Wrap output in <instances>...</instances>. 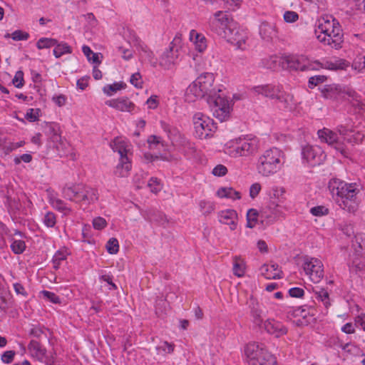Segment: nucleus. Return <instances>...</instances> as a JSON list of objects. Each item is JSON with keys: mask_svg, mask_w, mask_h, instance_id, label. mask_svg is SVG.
<instances>
[{"mask_svg": "<svg viewBox=\"0 0 365 365\" xmlns=\"http://www.w3.org/2000/svg\"><path fill=\"white\" fill-rule=\"evenodd\" d=\"M328 188L339 206L350 212L354 213L359 206L356 195L359 190L355 184H347L339 179H331L329 182Z\"/></svg>", "mask_w": 365, "mask_h": 365, "instance_id": "nucleus-1", "label": "nucleus"}, {"mask_svg": "<svg viewBox=\"0 0 365 365\" xmlns=\"http://www.w3.org/2000/svg\"><path fill=\"white\" fill-rule=\"evenodd\" d=\"M315 32L317 39L324 45L335 49L341 47L344 36L342 29L339 21L331 16L320 18Z\"/></svg>", "mask_w": 365, "mask_h": 365, "instance_id": "nucleus-2", "label": "nucleus"}, {"mask_svg": "<svg viewBox=\"0 0 365 365\" xmlns=\"http://www.w3.org/2000/svg\"><path fill=\"white\" fill-rule=\"evenodd\" d=\"M232 26L233 24L230 21L228 15L223 11L215 13L213 19L211 21L212 29L218 36L236 45L238 48L244 49L246 38L241 35Z\"/></svg>", "mask_w": 365, "mask_h": 365, "instance_id": "nucleus-3", "label": "nucleus"}, {"mask_svg": "<svg viewBox=\"0 0 365 365\" xmlns=\"http://www.w3.org/2000/svg\"><path fill=\"white\" fill-rule=\"evenodd\" d=\"M284 155L282 150L273 147L264 150L258 158L257 170L264 177L277 173L283 167Z\"/></svg>", "mask_w": 365, "mask_h": 365, "instance_id": "nucleus-4", "label": "nucleus"}, {"mask_svg": "<svg viewBox=\"0 0 365 365\" xmlns=\"http://www.w3.org/2000/svg\"><path fill=\"white\" fill-rule=\"evenodd\" d=\"M215 81L214 75L211 73H205L199 76L186 89L185 101H195L197 98L211 97L220 93V88L213 86Z\"/></svg>", "mask_w": 365, "mask_h": 365, "instance_id": "nucleus-5", "label": "nucleus"}, {"mask_svg": "<svg viewBox=\"0 0 365 365\" xmlns=\"http://www.w3.org/2000/svg\"><path fill=\"white\" fill-rule=\"evenodd\" d=\"M259 148V140L256 137L241 136L228 141L225 145V152L230 157H249L255 154Z\"/></svg>", "mask_w": 365, "mask_h": 365, "instance_id": "nucleus-6", "label": "nucleus"}, {"mask_svg": "<svg viewBox=\"0 0 365 365\" xmlns=\"http://www.w3.org/2000/svg\"><path fill=\"white\" fill-rule=\"evenodd\" d=\"M62 196L68 200L81 205H88L98 200L96 189L81 184L66 185L62 188Z\"/></svg>", "mask_w": 365, "mask_h": 365, "instance_id": "nucleus-7", "label": "nucleus"}, {"mask_svg": "<svg viewBox=\"0 0 365 365\" xmlns=\"http://www.w3.org/2000/svg\"><path fill=\"white\" fill-rule=\"evenodd\" d=\"M255 91L258 94H262L272 99H276L279 107L292 110L295 108L297 102L294 99V96L282 90L281 85L268 84L255 88Z\"/></svg>", "mask_w": 365, "mask_h": 365, "instance_id": "nucleus-8", "label": "nucleus"}, {"mask_svg": "<svg viewBox=\"0 0 365 365\" xmlns=\"http://www.w3.org/2000/svg\"><path fill=\"white\" fill-rule=\"evenodd\" d=\"M192 123L193 134L200 139H206L213 136L217 128L216 123L212 118L200 112L195 113L193 115Z\"/></svg>", "mask_w": 365, "mask_h": 365, "instance_id": "nucleus-9", "label": "nucleus"}, {"mask_svg": "<svg viewBox=\"0 0 365 365\" xmlns=\"http://www.w3.org/2000/svg\"><path fill=\"white\" fill-rule=\"evenodd\" d=\"M213 115L221 122L227 120L232 110V103L223 94L216 93L207 98Z\"/></svg>", "mask_w": 365, "mask_h": 365, "instance_id": "nucleus-10", "label": "nucleus"}, {"mask_svg": "<svg viewBox=\"0 0 365 365\" xmlns=\"http://www.w3.org/2000/svg\"><path fill=\"white\" fill-rule=\"evenodd\" d=\"M182 51V43L181 34H178L171 42L170 49L166 51L160 57V66L169 68L171 65L177 62Z\"/></svg>", "mask_w": 365, "mask_h": 365, "instance_id": "nucleus-11", "label": "nucleus"}, {"mask_svg": "<svg viewBox=\"0 0 365 365\" xmlns=\"http://www.w3.org/2000/svg\"><path fill=\"white\" fill-rule=\"evenodd\" d=\"M303 269L314 283L319 282L324 277V266L317 258L306 256L304 258Z\"/></svg>", "mask_w": 365, "mask_h": 365, "instance_id": "nucleus-12", "label": "nucleus"}, {"mask_svg": "<svg viewBox=\"0 0 365 365\" xmlns=\"http://www.w3.org/2000/svg\"><path fill=\"white\" fill-rule=\"evenodd\" d=\"M317 135L322 143L328 144L342 154L345 153L344 142L336 132L324 128L317 131Z\"/></svg>", "mask_w": 365, "mask_h": 365, "instance_id": "nucleus-13", "label": "nucleus"}, {"mask_svg": "<svg viewBox=\"0 0 365 365\" xmlns=\"http://www.w3.org/2000/svg\"><path fill=\"white\" fill-rule=\"evenodd\" d=\"M245 354L250 361V364L255 361H262L264 358H267V354H271L262 344L250 342L245 348Z\"/></svg>", "mask_w": 365, "mask_h": 365, "instance_id": "nucleus-14", "label": "nucleus"}, {"mask_svg": "<svg viewBox=\"0 0 365 365\" xmlns=\"http://www.w3.org/2000/svg\"><path fill=\"white\" fill-rule=\"evenodd\" d=\"M281 199L271 200L262 210V216L269 222H273L283 217V206Z\"/></svg>", "mask_w": 365, "mask_h": 365, "instance_id": "nucleus-15", "label": "nucleus"}, {"mask_svg": "<svg viewBox=\"0 0 365 365\" xmlns=\"http://www.w3.org/2000/svg\"><path fill=\"white\" fill-rule=\"evenodd\" d=\"M303 158L312 166L320 165L325 159V154L319 146L306 145L302 148Z\"/></svg>", "mask_w": 365, "mask_h": 365, "instance_id": "nucleus-16", "label": "nucleus"}, {"mask_svg": "<svg viewBox=\"0 0 365 365\" xmlns=\"http://www.w3.org/2000/svg\"><path fill=\"white\" fill-rule=\"evenodd\" d=\"M105 103L106 106L121 112L132 113L135 108V105L128 97L125 96L108 100Z\"/></svg>", "mask_w": 365, "mask_h": 365, "instance_id": "nucleus-17", "label": "nucleus"}, {"mask_svg": "<svg viewBox=\"0 0 365 365\" xmlns=\"http://www.w3.org/2000/svg\"><path fill=\"white\" fill-rule=\"evenodd\" d=\"M259 328H264L269 334L279 337L287 333V329L279 321H259Z\"/></svg>", "mask_w": 365, "mask_h": 365, "instance_id": "nucleus-18", "label": "nucleus"}, {"mask_svg": "<svg viewBox=\"0 0 365 365\" xmlns=\"http://www.w3.org/2000/svg\"><path fill=\"white\" fill-rule=\"evenodd\" d=\"M219 222L230 227V230L233 231L237 228L238 217L235 210L228 209L222 210L218 214Z\"/></svg>", "mask_w": 365, "mask_h": 365, "instance_id": "nucleus-19", "label": "nucleus"}, {"mask_svg": "<svg viewBox=\"0 0 365 365\" xmlns=\"http://www.w3.org/2000/svg\"><path fill=\"white\" fill-rule=\"evenodd\" d=\"M48 200L53 209L62 212L63 215H68L73 212L72 209L67 205L66 202L58 197L57 194L48 192Z\"/></svg>", "mask_w": 365, "mask_h": 365, "instance_id": "nucleus-20", "label": "nucleus"}, {"mask_svg": "<svg viewBox=\"0 0 365 365\" xmlns=\"http://www.w3.org/2000/svg\"><path fill=\"white\" fill-rule=\"evenodd\" d=\"M261 274L269 279L282 278V272L276 263L271 264H263L260 268Z\"/></svg>", "mask_w": 365, "mask_h": 365, "instance_id": "nucleus-21", "label": "nucleus"}, {"mask_svg": "<svg viewBox=\"0 0 365 365\" xmlns=\"http://www.w3.org/2000/svg\"><path fill=\"white\" fill-rule=\"evenodd\" d=\"M189 41L198 52H203L207 48V40L205 36L192 29L190 32Z\"/></svg>", "mask_w": 365, "mask_h": 365, "instance_id": "nucleus-22", "label": "nucleus"}, {"mask_svg": "<svg viewBox=\"0 0 365 365\" xmlns=\"http://www.w3.org/2000/svg\"><path fill=\"white\" fill-rule=\"evenodd\" d=\"M132 165L129 157L119 158V162L114 170V175L118 178H126L129 175Z\"/></svg>", "mask_w": 365, "mask_h": 365, "instance_id": "nucleus-23", "label": "nucleus"}, {"mask_svg": "<svg viewBox=\"0 0 365 365\" xmlns=\"http://www.w3.org/2000/svg\"><path fill=\"white\" fill-rule=\"evenodd\" d=\"M277 30L274 24L263 22L259 26V34L266 41H271L277 36Z\"/></svg>", "mask_w": 365, "mask_h": 365, "instance_id": "nucleus-24", "label": "nucleus"}, {"mask_svg": "<svg viewBox=\"0 0 365 365\" xmlns=\"http://www.w3.org/2000/svg\"><path fill=\"white\" fill-rule=\"evenodd\" d=\"M322 94L324 98L331 100H339L341 95V86L326 85L322 89Z\"/></svg>", "mask_w": 365, "mask_h": 365, "instance_id": "nucleus-25", "label": "nucleus"}, {"mask_svg": "<svg viewBox=\"0 0 365 365\" xmlns=\"http://www.w3.org/2000/svg\"><path fill=\"white\" fill-rule=\"evenodd\" d=\"M287 66L294 70L304 71V62L306 56H291L285 59Z\"/></svg>", "mask_w": 365, "mask_h": 365, "instance_id": "nucleus-26", "label": "nucleus"}, {"mask_svg": "<svg viewBox=\"0 0 365 365\" xmlns=\"http://www.w3.org/2000/svg\"><path fill=\"white\" fill-rule=\"evenodd\" d=\"M28 349L33 356H36L39 359H42L46 356V349L40 342L36 340H31L29 345Z\"/></svg>", "mask_w": 365, "mask_h": 365, "instance_id": "nucleus-27", "label": "nucleus"}, {"mask_svg": "<svg viewBox=\"0 0 365 365\" xmlns=\"http://www.w3.org/2000/svg\"><path fill=\"white\" fill-rule=\"evenodd\" d=\"M217 195L220 197L230 198L232 200H239L241 198V195L238 191L235 190L232 187H220L217 191Z\"/></svg>", "mask_w": 365, "mask_h": 365, "instance_id": "nucleus-28", "label": "nucleus"}, {"mask_svg": "<svg viewBox=\"0 0 365 365\" xmlns=\"http://www.w3.org/2000/svg\"><path fill=\"white\" fill-rule=\"evenodd\" d=\"M53 55L56 58L61 57L65 54H70L72 53L71 47L66 42H60L57 41V43L54 46V48L53 51Z\"/></svg>", "mask_w": 365, "mask_h": 365, "instance_id": "nucleus-29", "label": "nucleus"}, {"mask_svg": "<svg viewBox=\"0 0 365 365\" xmlns=\"http://www.w3.org/2000/svg\"><path fill=\"white\" fill-rule=\"evenodd\" d=\"M111 146L113 151L117 152L119 154L120 158H123V157H128V153L129 149L128 148V145L125 142L115 139Z\"/></svg>", "mask_w": 365, "mask_h": 365, "instance_id": "nucleus-30", "label": "nucleus"}, {"mask_svg": "<svg viewBox=\"0 0 365 365\" xmlns=\"http://www.w3.org/2000/svg\"><path fill=\"white\" fill-rule=\"evenodd\" d=\"M348 61L344 59H338L334 61H327L324 63V68L329 70H345L349 66Z\"/></svg>", "mask_w": 365, "mask_h": 365, "instance_id": "nucleus-31", "label": "nucleus"}, {"mask_svg": "<svg viewBox=\"0 0 365 365\" xmlns=\"http://www.w3.org/2000/svg\"><path fill=\"white\" fill-rule=\"evenodd\" d=\"M280 58L277 56H271L261 60L259 65L267 69H275L279 64Z\"/></svg>", "mask_w": 365, "mask_h": 365, "instance_id": "nucleus-32", "label": "nucleus"}, {"mask_svg": "<svg viewBox=\"0 0 365 365\" xmlns=\"http://www.w3.org/2000/svg\"><path fill=\"white\" fill-rule=\"evenodd\" d=\"M41 222L47 228H55L57 224V216L51 211H46L42 216Z\"/></svg>", "mask_w": 365, "mask_h": 365, "instance_id": "nucleus-33", "label": "nucleus"}, {"mask_svg": "<svg viewBox=\"0 0 365 365\" xmlns=\"http://www.w3.org/2000/svg\"><path fill=\"white\" fill-rule=\"evenodd\" d=\"M68 253L66 250H58L52 258L53 268L56 270L58 269L62 262L67 259Z\"/></svg>", "mask_w": 365, "mask_h": 365, "instance_id": "nucleus-34", "label": "nucleus"}, {"mask_svg": "<svg viewBox=\"0 0 365 365\" xmlns=\"http://www.w3.org/2000/svg\"><path fill=\"white\" fill-rule=\"evenodd\" d=\"M316 297L320 300L326 308H328L330 304L329 295L328 292L322 287H318L314 290Z\"/></svg>", "mask_w": 365, "mask_h": 365, "instance_id": "nucleus-35", "label": "nucleus"}, {"mask_svg": "<svg viewBox=\"0 0 365 365\" xmlns=\"http://www.w3.org/2000/svg\"><path fill=\"white\" fill-rule=\"evenodd\" d=\"M148 218L150 221L156 222L161 225H164L167 222L165 215L159 211H150Z\"/></svg>", "mask_w": 365, "mask_h": 365, "instance_id": "nucleus-36", "label": "nucleus"}, {"mask_svg": "<svg viewBox=\"0 0 365 365\" xmlns=\"http://www.w3.org/2000/svg\"><path fill=\"white\" fill-rule=\"evenodd\" d=\"M232 269L235 276L238 277H243L245 272V264L243 260L235 257Z\"/></svg>", "mask_w": 365, "mask_h": 365, "instance_id": "nucleus-37", "label": "nucleus"}, {"mask_svg": "<svg viewBox=\"0 0 365 365\" xmlns=\"http://www.w3.org/2000/svg\"><path fill=\"white\" fill-rule=\"evenodd\" d=\"M57 40L51 38H41L36 42V47L38 49L48 48L54 46Z\"/></svg>", "mask_w": 365, "mask_h": 365, "instance_id": "nucleus-38", "label": "nucleus"}, {"mask_svg": "<svg viewBox=\"0 0 365 365\" xmlns=\"http://www.w3.org/2000/svg\"><path fill=\"white\" fill-rule=\"evenodd\" d=\"M140 51L143 54L142 56L145 58L153 66H155L157 64V59L154 58V54L145 45L140 46Z\"/></svg>", "mask_w": 365, "mask_h": 365, "instance_id": "nucleus-39", "label": "nucleus"}, {"mask_svg": "<svg viewBox=\"0 0 365 365\" xmlns=\"http://www.w3.org/2000/svg\"><path fill=\"white\" fill-rule=\"evenodd\" d=\"M82 51L89 61L93 63H100L98 53H94L88 46H83Z\"/></svg>", "mask_w": 365, "mask_h": 365, "instance_id": "nucleus-40", "label": "nucleus"}, {"mask_svg": "<svg viewBox=\"0 0 365 365\" xmlns=\"http://www.w3.org/2000/svg\"><path fill=\"white\" fill-rule=\"evenodd\" d=\"M258 212L255 209H250L247 212V227H254L257 222Z\"/></svg>", "mask_w": 365, "mask_h": 365, "instance_id": "nucleus-41", "label": "nucleus"}, {"mask_svg": "<svg viewBox=\"0 0 365 365\" xmlns=\"http://www.w3.org/2000/svg\"><path fill=\"white\" fill-rule=\"evenodd\" d=\"M11 250L16 255H20L26 250V243L23 240H14L11 244Z\"/></svg>", "mask_w": 365, "mask_h": 365, "instance_id": "nucleus-42", "label": "nucleus"}, {"mask_svg": "<svg viewBox=\"0 0 365 365\" xmlns=\"http://www.w3.org/2000/svg\"><path fill=\"white\" fill-rule=\"evenodd\" d=\"M304 71H318L320 68H324V63L318 61H311L309 58L306 57L304 62Z\"/></svg>", "mask_w": 365, "mask_h": 365, "instance_id": "nucleus-43", "label": "nucleus"}, {"mask_svg": "<svg viewBox=\"0 0 365 365\" xmlns=\"http://www.w3.org/2000/svg\"><path fill=\"white\" fill-rule=\"evenodd\" d=\"M147 141L150 149H160V147H164L163 142L160 136L150 135Z\"/></svg>", "mask_w": 365, "mask_h": 365, "instance_id": "nucleus-44", "label": "nucleus"}, {"mask_svg": "<svg viewBox=\"0 0 365 365\" xmlns=\"http://www.w3.org/2000/svg\"><path fill=\"white\" fill-rule=\"evenodd\" d=\"M9 37L14 41H26L29 38V34L21 30H16L11 34L5 35V38Z\"/></svg>", "mask_w": 365, "mask_h": 365, "instance_id": "nucleus-45", "label": "nucleus"}, {"mask_svg": "<svg viewBox=\"0 0 365 365\" xmlns=\"http://www.w3.org/2000/svg\"><path fill=\"white\" fill-rule=\"evenodd\" d=\"M123 88V84L120 83H114L113 84H108L103 88V91L105 94L108 96H111L118 91L121 90Z\"/></svg>", "mask_w": 365, "mask_h": 365, "instance_id": "nucleus-46", "label": "nucleus"}, {"mask_svg": "<svg viewBox=\"0 0 365 365\" xmlns=\"http://www.w3.org/2000/svg\"><path fill=\"white\" fill-rule=\"evenodd\" d=\"M41 296L53 304H60L61 298L53 292L43 290L40 292Z\"/></svg>", "mask_w": 365, "mask_h": 365, "instance_id": "nucleus-47", "label": "nucleus"}, {"mask_svg": "<svg viewBox=\"0 0 365 365\" xmlns=\"http://www.w3.org/2000/svg\"><path fill=\"white\" fill-rule=\"evenodd\" d=\"M148 186L149 187L150 191L153 193L159 192L162 188L163 185L160 182V180L157 178L152 177L148 183Z\"/></svg>", "mask_w": 365, "mask_h": 365, "instance_id": "nucleus-48", "label": "nucleus"}, {"mask_svg": "<svg viewBox=\"0 0 365 365\" xmlns=\"http://www.w3.org/2000/svg\"><path fill=\"white\" fill-rule=\"evenodd\" d=\"M356 96V93L354 90L349 87L341 86V95L340 99H347L349 98L354 99Z\"/></svg>", "mask_w": 365, "mask_h": 365, "instance_id": "nucleus-49", "label": "nucleus"}, {"mask_svg": "<svg viewBox=\"0 0 365 365\" xmlns=\"http://www.w3.org/2000/svg\"><path fill=\"white\" fill-rule=\"evenodd\" d=\"M249 307L254 317H260L261 310L259 309V303L253 297H250L248 301Z\"/></svg>", "mask_w": 365, "mask_h": 365, "instance_id": "nucleus-50", "label": "nucleus"}, {"mask_svg": "<svg viewBox=\"0 0 365 365\" xmlns=\"http://www.w3.org/2000/svg\"><path fill=\"white\" fill-rule=\"evenodd\" d=\"M199 206L204 215H208L215 210V205L210 201L201 200L199 203Z\"/></svg>", "mask_w": 365, "mask_h": 365, "instance_id": "nucleus-51", "label": "nucleus"}, {"mask_svg": "<svg viewBox=\"0 0 365 365\" xmlns=\"http://www.w3.org/2000/svg\"><path fill=\"white\" fill-rule=\"evenodd\" d=\"M106 249L109 254H116L119 250L118 240L116 238H110L106 244Z\"/></svg>", "mask_w": 365, "mask_h": 365, "instance_id": "nucleus-52", "label": "nucleus"}, {"mask_svg": "<svg viewBox=\"0 0 365 365\" xmlns=\"http://www.w3.org/2000/svg\"><path fill=\"white\" fill-rule=\"evenodd\" d=\"M310 213L316 217H322L328 215L329 209L323 205L313 207L310 209Z\"/></svg>", "mask_w": 365, "mask_h": 365, "instance_id": "nucleus-53", "label": "nucleus"}, {"mask_svg": "<svg viewBox=\"0 0 365 365\" xmlns=\"http://www.w3.org/2000/svg\"><path fill=\"white\" fill-rule=\"evenodd\" d=\"M267 358L262 359V361H255L251 365H277V359L272 354H267Z\"/></svg>", "mask_w": 365, "mask_h": 365, "instance_id": "nucleus-54", "label": "nucleus"}, {"mask_svg": "<svg viewBox=\"0 0 365 365\" xmlns=\"http://www.w3.org/2000/svg\"><path fill=\"white\" fill-rule=\"evenodd\" d=\"M352 68L359 71L365 68V56H358L354 60Z\"/></svg>", "mask_w": 365, "mask_h": 365, "instance_id": "nucleus-55", "label": "nucleus"}, {"mask_svg": "<svg viewBox=\"0 0 365 365\" xmlns=\"http://www.w3.org/2000/svg\"><path fill=\"white\" fill-rule=\"evenodd\" d=\"M283 18L287 23H294L299 19V14L293 11H287L284 12Z\"/></svg>", "mask_w": 365, "mask_h": 365, "instance_id": "nucleus-56", "label": "nucleus"}, {"mask_svg": "<svg viewBox=\"0 0 365 365\" xmlns=\"http://www.w3.org/2000/svg\"><path fill=\"white\" fill-rule=\"evenodd\" d=\"M38 109L29 108L24 115V118L30 122H35L38 119Z\"/></svg>", "mask_w": 365, "mask_h": 365, "instance_id": "nucleus-57", "label": "nucleus"}, {"mask_svg": "<svg viewBox=\"0 0 365 365\" xmlns=\"http://www.w3.org/2000/svg\"><path fill=\"white\" fill-rule=\"evenodd\" d=\"M326 79L327 77L323 75H317L310 77L309 79V87L312 88L314 86H317L318 84L324 82Z\"/></svg>", "mask_w": 365, "mask_h": 365, "instance_id": "nucleus-58", "label": "nucleus"}, {"mask_svg": "<svg viewBox=\"0 0 365 365\" xmlns=\"http://www.w3.org/2000/svg\"><path fill=\"white\" fill-rule=\"evenodd\" d=\"M12 81L15 87L18 88L23 87L24 83V73L21 71H17Z\"/></svg>", "mask_w": 365, "mask_h": 365, "instance_id": "nucleus-59", "label": "nucleus"}, {"mask_svg": "<svg viewBox=\"0 0 365 365\" xmlns=\"http://www.w3.org/2000/svg\"><path fill=\"white\" fill-rule=\"evenodd\" d=\"M16 352L13 350L4 351L1 357V361L5 364H11L14 359Z\"/></svg>", "mask_w": 365, "mask_h": 365, "instance_id": "nucleus-60", "label": "nucleus"}, {"mask_svg": "<svg viewBox=\"0 0 365 365\" xmlns=\"http://www.w3.org/2000/svg\"><path fill=\"white\" fill-rule=\"evenodd\" d=\"M19 207L20 204L18 201L11 199L9 200V210L12 215L16 217Z\"/></svg>", "mask_w": 365, "mask_h": 365, "instance_id": "nucleus-61", "label": "nucleus"}, {"mask_svg": "<svg viewBox=\"0 0 365 365\" xmlns=\"http://www.w3.org/2000/svg\"><path fill=\"white\" fill-rule=\"evenodd\" d=\"M227 168L224 165H222V164H219V165H216L212 171V173L215 176H217V177H222V176L225 175L227 174Z\"/></svg>", "mask_w": 365, "mask_h": 365, "instance_id": "nucleus-62", "label": "nucleus"}, {"mask_svg": "<svg viewBox=\"0 0 365 365\" xmlns=\"http://www.w3.org/2000/svg\"><path fill=\"white\" fill-rule=\"evenodd\" d=\"M106 225V220L101 217H96L93 220V226L96 230H101L103 229Z\"/></svg>", "mask_w": 365, "mask_h": 365, "instance_id": "nucleus-63", "label": "nucleus"}, {"mask_svg": "<svg viewBox=\"0 0 365 365\" xmlns=\"http://www.w3.org/2000/svg\"><path fill=\"white\" fill-rule=\"evenodd\" d=\"M130 82L135 88H141L143 81L140 73H133L130 77Z\"/></svg>", "mask_w": 365, "mask_h": 365, "instance_id": "nucleus-64", "label": "nucleus"}]
</instances>
